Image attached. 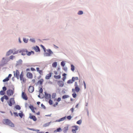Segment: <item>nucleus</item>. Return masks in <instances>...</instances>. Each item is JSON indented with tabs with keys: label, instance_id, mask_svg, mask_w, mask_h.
I'll return each mask as SVG.
<instances>
[{
	"label": "nucleus",
	"instance_id": "31",
	"mask_svg": "<svg viewBox=\"0 0 133 133\" xmlns=\"http://www.w3.org/2000/svg\"><path fill=\"white\" fill-rule=\"evenodd\" d=\"M54 77L56 79H59L61 78V76L60 75L54 76Z\"/></svg>",
	"mask_w": 133,
	"mask_h": 133
},
{
	"label": "nucleus",
	"instance_id": "11",
	"mask_svg": "<svg viewBox=\"0 0 133 133\" xmlns=\"http://www.w3.org/2000/svg\"><path fill=\"white\" fill-rule=\"evenodd\" d=\"M34 90V88L32 86H30L29 87V91L30 93L32 92Z\"/></svg>",
	"mask_w": 133,
	"mask_h": 133
},
{
	"label": "nucleus",
	"instance_id": "51",
	"mask_svg": "<svg viewBox=\"0 0 133 133\" xmlns=\"http://www.w3.org/2000/svg\"><path fill=\"white\" fill-rule=\"evenodd\" d=\"M75 87H78L77 82H75Z\"/></svg>",
	"mask_w": 133,
	"mask_h": 133
},
{
	"label": "nucleus",
	"instance_id": "61",
	"mask_svg": "<svg viewBox=\"0 0 133 133\" xmlns=\"http://www.w3.org/2000/svg\"><path fill=\"white\" fill-rule=\"evenodd\" d=\"M83 83H84V88L85 89H86V84H85V81H83Z\"/></svg>",
	"mask_w": 133,
	"mask_h": 133
},
{
	"label": "nucleus",
	"instance_id": "40",
	"mask_svg": "<svg viewBox=\"0 0 133 133\" xmlns=\"http://www.w3.org/2000/svg\"><path fill=\"white\" fill-rule=\"evenodd\" d=\"M38 72L40 75H43V71L42 70H40Z\"/></svg>",
	"mask_w": 133,
	"mask_h": 133
},
{
	"label": "nucleus",
	"instance_id": "13",
	"mask_svg": "<svg viewBox=\"0 0 133 133\" xmlns=\"http://www.w3.org/2000/svg\"><path fill=\"white\" fill-rule=\"evenodd\" d=\"M45 96L46 99H48L50 98L51 95L50 94L45 93Z\"/></svg>",
	"mask_w": 133,
	"mask_h": 133
},
{
	"label": "nucleus",
	"instance_id": "54",
	"mask_svg": "<svg viewBox=\"0 0 133 133\" xmlns=\"http://www.w3.org/2000/svg\"><path fill=\"white\" fill-rule=\"evenodd\" d=\"M58 103L57 102H56V103H55V104H54L53 106L54 107H55L56 105H58Z\"/></svg>",
	"mask_w": 133,
	"mask_h": 133
},
{
	"label": "nucleus",
	"instance_id": "18",
	"mask_svg": "<svg viewBox=\"0 0 133 133\" xmlns=\"http://www.w3.org/2000/svg\"><path fill=\"white\" fill-rule=\"evenodd\" d=\"M34 49L36 52H37L40 51V49L38 46H36L35 47H34Z\"/></svg>",
	"mask_w": 133,
	"mask_h": 133
},
{
	"label": "nucleus",
	"instance_id": "21",
	"mask_svg": "<svg viewBox=\"0 0 133 133\" xmlns=\"http://www.w3.org/2000/svg\"><path fill=\"white\" fill-rule=\"evenodd\" d=\"M43 81L44 80L43 79H41L38 81L37 83L38 84H39L40 85H42V84Z\"/></svg>",
	"mask_w": 133,
	"mask_h": 133
},
{
	"label": "nucleus",
	"instance_id": "47",
	"mask_svg": "<svg viewBox=\"0 0 133 133\" xmlns=\"http://www.w3.org/2000/svg\"><path fill=\"white\" fill-rule=\"evenodd\" d=\"M29 108L31 110L33 109L34 108V107L31 105H30L29 107Z\"/></svg>",
	"mask_w": 133,
	"mask_h": 133
},
{
	"label": "nucleus",
	"instance_id": "8",
	"mask_svg": "<svg viewBox=\"0 0 133 133\" xmlns=\"http://www.w3.org/2000/svg\"><path fill=\"white\" fill-rule=\"evenodd\" d=\"M22 96L23 98L25 100H28V97L26 94L24 92H22Z\"/></svg>",
	"mask_w": 133,
	"mask_h": 133
},
{
	"label": "nucleus",
	"instance_id": "7",
	"mask_svg": "<svg viewBox=\"0 0 133 133\" xmlns=\"http://www.w3.org/2000/svg\"><path fill=\"white\" fill-rule=\"evenodd\" d=\"M14 93V91L10 89L8 90L7 91V94L8 96L12 95H13Z\"/></svg>",
	"mask_w": 133,
	"mask_h": 133
},
{
	"label": "nucleus",
	"instance_id": "53",
	"mask_svg": "<svg viewBox=\"0 0 133 133\" xmlns=\"http://www.w3.org/2000/svg\"><path fill=\"white\" fill-rule=\"evenodd\" d=\"M30 40L32 42H35V40L34 39H30Z\"/></svg>",
	"mask_w": 133,
	"mask_h": 133
},
{
	"label": "nucleus",
	"instance_id": "14",
	"mask_svg": "<svg viewBox=\"0 0 133 133\" xmlns=\"http://www.w3.org/2000/svg\"><path fill=\"white\" fill-rule=\"evenodd\" d=\"M58 84L59 87H62L64 85V83L62 81H60L58 82Z\"/></svg>",
	"mask_w": 133,
	"mask_h": 133
},
{
	"label": "nucleus",
	"instance_id": "46",
	"mask_svg": "<svg viewBox=\"0 0 133 133\" xmlns=\"http://www.w3.org/2000/svg\"><path fill=\"white\" fill-rule=\"evenodd\" d=\"M72 96L73 97L75 98L76 97L77 95L75 93H74L72 94Z\"/></svg>",
	"mask_w": 133,
	"mask_h": 133
},
{
	"label": "nucleus",
	"instance_id": "16",
	"mask_svg": "<svg viewBox=\"0 0 133 133\" xmlns=\"http://www.w3.org/2000/svg\"><path fill=\"white\" fill-rule=\"evenodd\" d=\"M30 118L31 119H32L34 121H36L37 120L36 117L34 115L30 116Z\"/></svg>",
	"mask_w": 133,
	"mask_h": 133
},
{
	"label": "nucleus",
	"instance_id": "44",
	"mask_svg": "<svg viewBox=\"0 0 133 133\" xmlns=\"http://www.w3.org/2000/svg\"><path fill=\"white\" fill-rule=\"evenodd\" d=\"M81 122H82L81 120H80L78 121L77 122V124H81Z\"/></svg>",
	"mask_w": 133,
	"mask_h": 133
},
{
	"label": "nucleus",
	"instance_id": "63",
	"mask_svg": "<svg viewBox=\"0 0 133 133\" xmlns=\"http://www.w3.org/2000/svg\"><path fill=\"white\" fill-rule=\"evenodd\" d=\"M12 76V75L11 74H9V76H8V78H10V77H11Z\"/></svg>",
	"mask_w": 133,
	"mask_h": 133
},
{
	"label": "nucleus",
	"instance_id": "17",
	"mask_svg": "<svg viewBox=\"0 0 133 133\" xmlns=\"http://www.w3.org/2000/svg\"><path fill=\"white\" fill-rule=\"evenodd\" d=\"M68 130V127L66 126L63 129V131L64 133H65Z\"/></svg>",
	"mask_w": 133,
	"mask_h": 133
},
{
	"label": "nucleus",
	"instance_id": "22",
	"mask_svg": "<svg viewBox=\"0 0 133 133\" xmlns=\"http://www.w3.org/2000/svg\"><path fill=\"white\" fill-rule=\"evenodd\" d=\"M6 60V59L4 58H3L2 59V62L4 63H7V62L8 61H9V59H7L6 60V62H5V60Z\"/></svg>",
	"mask_w": 133,
	"mask_h": 133
},
{
	"label": "nucleus",
	"instance_id": "27",
	"mask_svg": "<svg viewBox=\"0 0 133 133\" xmlns=\"http://www.w3.org/2000/svg\"><path fill=\"white\" fill-rule=\"evenodd\" d=\"M69 97V96L68 95H64L62 97V98L65 99Z\"/></svg>",
	"mask_w": 133,
	"mask_h": 133
},
{
	"label": "nucleus",
	"instance_id": "41",
	"mask_svg": "<svg viewBox=\"0 0 133 133\" xmlns=\"http://www.w3.org/2000/svg\"><path fill=\"white\" fill-rule=\"evenodd\" d=\"M15 57V56L13 55H11L9 57V58L10 59H13Z\"/></svg>",
	"mask_w": 133,
	"mask_h": 133
},
{
	"label": "nucleus",
	"instance_id": "56",
	"mask_svg": "<svg viewBox=\"0 0 133 133\" xmlns=\"http://www.w3.org/2000/svg\"><path fill=\"white\" fill-rule=\"evenodd\" d=\"M63 69L64 70V71H66V70H67V68H66V67H64V68H63Z\"/></svg>",
	"mask_w": 133,
	"mask_h": 133
},
{
	"label": "nucleus",
	"instance_id": "12",
	"mask_svg": "<svg viewBox=\"0 0 133 133\" xmlns=\"http://www.w3.org/2000/svg\"><path fill=\"white\" fill-rule=\"evenodd\" d=\"M52 74L50 72L48 74L45 76V78L46 79H49L51 77Z\"/></svg>",
	"mask_w": 133,
	"mask_h": 133
},
{
	"label": "nucleus",
	"instance_id": "24",
	"mask_svg": "<svg viewBox=\"0 0 133 133\" xmlns=\"http://www.w3.org/2000/svg\"><path fill=\"white\" fill-rule=\"evenodd\" d=\"M52 65L53 67L54 68L56 67L57 66V63L56 62L53 63H52Z\"/></svg>",
	"mask_w": 133,
	"mask_h": 133
},
{
	"label": "nucleus",
	"instance_id": "37",
	"mask_svg": "<svg viewBox=\"0 0 133 133\" xmlns=\"http://www.w3.org/2000/svg\"><path fill=\"white\" fill-rule=\"evenodd\" d=\"M28 39H27L25 38H23V41L25 43H27L28 42Z\"/></svg>",
	"mask_w": 133,
	"mask_h": 133
},
{
	"label": "nucleus",
	"instance_id": "20",
	"mask_svg": "<svg viewBox=\"0 0 133 133\" xmlns=\"http://www.w3.org/2000/svg\"><path fill=\"white\" fill-rule=\"evenodd\" d=\"M66 118V117H62L61 118L59 119L58 120H56V121L59 122H60L61 121H64V120H65V119Z\"/></svg>",
	"mask_w": 133,
	"mask_h": 133
},
{
	"label": "nucleus",
	"instance_id": "45",
	"mask_svg": "<svg viewBox=\"0 0 133 133\" xmlns=\"http://www.w3.org/2000/svg\"><path fill=\"white\" fill-rule=\"evenodd\" d=\"M43 90L42 88H40L39 90V92L40 93H42L43 92Z\"/></svg>",
	"mask_w": 133,
	"mask_h": 133
},
{
	"label": "nucleus",
	"instance_id": "25",
	"mask_svg": "<svg viewBox=\"0 0 133 133\" xmlns=\"http://www.w3.org/2000/svg\"><path fill=\"white\" fill-rule=\"evenodd\" d=\"M72 80L73 82L75 81V80H78V78L77 77H73L72 78Z\"/></svg>",
	"mask_w": 133,
	"mask_h": 133
},
{
	"label": "nucleus",
	"instance_id": "1",
	"mask_svg": "<svg viewBox=\"0 0 133 133\" xmlns=\"http://www.w3.org/2000/svg\"><path fill=\"white\" fill-rule=\"evenodd\" d=\"M3 122L4 124L8 125L11 127H14L15 126L14 124L11 121L8 119H4Z\"/></svg>",
	"mask_w": 133,
	"mask_h": 133
},
{
	"label": "nucleus",
	"instance_id": "35",
	"mask_svg": "<svg viewBox=\"0 0 133 133\" xmlns=\"http://www.w3.org/2000/svg\"><path fill=\"white\" fill-rule=\"evenodd\" d=\"M65 64L64 63V62L63 61H62L61 63V65L63 67L65 65Z\"/></svg>",
	"mask_w": 133,
	"mask_h": 133
},
{
	"label": "nucleus",
	"instance_id": "26",
	"mask_svg": "<svg viewBox=\"0 0 133 133\" xmlns=\"http://www.w3.org/2000/svg\"><path fill=\"white\" fill-rule=\"evenodd\" d=\"M73 82L72 79H70L68 80L67 82V83L68 84H71L73 83Z\"/></svg>",
	"mask_w": 133,
	"mask_h": 133
},
{
	"label": "nucleus",
	"instance_id": "3",
	"mask_svg": "<svg viewBox=\"0 0 133 133\" xmlns=\"http://www.w3.org/2000/svg\"><path fill=\"white\" fill-rule=\"evenodd\" d=\"M14 73L15 77H16L18 79H19V77L20 76V74L19 71L17 70L16 71H14Z\"/></svg>",
	"mask_w": 133,
	"mask_h": 133
},
{
	"label": "nucleus",
	"instance_id": "58",
	"mask_svg": "<svg viewBox=\"0 0 133 133\" xmlns=\"http://www.w3.org/2000/svg\"><path fill=\"white\" fill-rule=\"evenodd\" d=\"M18 50L16 51H15V52H14L13 53V54H17L18 53Z\"/></svg>",
	"mask_w": 133,
	"mask_h": 133
},
{
	"label": "nucleus",
	"instance_id": "19",
	"mask_svg": "<svg viewBox=\"0 0 133 133\" xmlns=\"http://www.w3.org/2000/svg\"><path fill=\"white\" fill-rule=\"evenodd\" d=\"M28 51L26 49H23L22 50H20L19 51V52L20 53H26H26Z\"/></svg>",
	"mask_w": 133,
	"mask_h": 133
},
{
	"label": "nucleus",
	"instance_id": "10",
	"mask_svg": "<svg viewBox=\"0 0 133 133\" xmlns=\"http://www.w3.org/2000/svg\"><path fill=\"white\" fill-rule=\"evenodd\" d=\"M80 90L79 88L78 87H75V89H72V92H74L75 91L77 92H79Z\"/></svg>",
	"mask_w": 133,
	"mask_h": 133
},
{
	"label": "nucleus",
	"instance_id": "38",
	"mask_svg": "<svg viewBox=\"0 0 133 133\" xmlns=\"http://www.w3.org/2000/svg\"><path fill=\"white\" fill-rule=\"evenodd\" d=\"M41 47L43 48V49L44 51L45 52L46 51V49L45 48L44 46H43V45H41Z\"/></svg>",
	"mask_w": 133,
	"mask_h": 133
},
{
	"label": "nucleus",
	"instance_id": "32",
	"mask_svg": "<svg viewBox=\"0 0 133 133\" xmlns=\"http://www.w3.org/2000/svg\"><path fill=\"white\" fill-rule=\"evenodd\" d=\"M15 108L19 110L21 109V107L19 105H17L15 106Z\"/></svg>",
	"mask_w": 133,
	"mask_h": 133
},
{
	"label": "nucleus",
	"instance_id": "23",
	"mask_svg": "<svg viewBox=\"0 0 133 133\" xmlns=\"http://www.w3.org/2000/svg\"><path fill=\"white\" fill-rule=\"evenodd\" d=\"M32 53L33 54L34 53V52L32 51H31L30 52H28V51L26 53V54L28 56H30L31 55Z\"/></svg>",
	"mask_w": 133,
	"mask_h": 133
},
{
	"label": "nucleus",
	"instance_id": "52",
	"mask_svg": "<svg viewBox=\"0 0 133 133\" xmlns=\"http://www.w3.org/2000/svg\"><path fill=\"white\" fill-rule=\"evenodd\" d=\"M36 109V108H34L33 109H32V110H32V111L33 112V113H35V110H34L35 109Z\"/></svg>",
	"mask_w": 133,
	"mask_h": 133
},
{
	"label": "nucleus",
	"instance_id": "6",
	"mask_svg": "<svg viewBox=\"0 0 133 133\" xmlns=\"http://www.w3.org/2000/svg\"><path fill=\"white\" fill-rule=\"evenodd\" d=\"M72 131L73 133H76V131L77 130L78 128V127L77 126H73L72 127Z\"/></svg>",
	"mask_w": 133,
	"mask_h": 133
},
{
	"label": "nucleus",
	"instance_id": "62",
	"mask_svg": "<svg viewBox=\"0 0 133 133\" xmlns=\"http://www.w3.org/2000/svg\"><path fill=\"white\" fill-rule=\"evenodd\" d=\"M66 76H64L63 77V80L64 81L65 80V79H66Z\"/></svg>",
	"mask_w": 133,
	"mask_h": 133
},
{
	"label": "nucleus",
	"instance_id": "59",
	"mask_svg": "<svg viewBox=\"0 0 133 133\" xmlns=\"http://www.w3.org/2000/svg\"><path fill=\"white\" fill-rule=\"evenodd\" d=\"M4 97H2L1 98V100L2 102H3L4 101Z\"/></svg>",
	"mask_w": 133,
	"mask_h": 133
},
{
	"label": "nucleus",
	"instance_id": "50",
	"mask_svg": "<svg viewBox=\"0 0 133 133\" xmlns=\"http://www.w3.org/2000/svg\"><path fill=\"white\" fill-rule=\"evenodd\" d=\"M14 114L16 116H18V113L16 112H14Z\"/></svg>",
	"mask_w": 133,
	"mask_h": 133
},
{
	"label": "nucleus",
	"instance_id": "29",
	"mask_svg": "<svg viewBox=\"0 0 133 133\" xmlns=\"http://www.w3.org/2000/svg\"><path fill=\"white\" fill-rule=\"evenodd\" d=\"M9 80V79L8 77H6L3 80V82H5L8 81Z\"/></svg>",
	"mask_w": 133,
	"mask_h": 133
},
{
	"label": "nucleus",
	"instance_id": "57",
	"mask_svg": "<svg viewBox=\"0 0 133 133\" xmlns=\"http://www.w3.org/2000/svg\"><path fill=\"white\" fill-rule=\"evenodd\" d=\"M61 98L60 97H59L57 99V101L58 102H59L60 101H61Z\"/></svg>",
	"mask_w": 133,
	"mask_h": 133
},
{
	"label": "nucleus",
	"instance_id": "60",
	"mask_svg": "<svg viewBox=\"0 0 133 133\" xmlns=\"http://www.w3.org/2000/svg\"><path fill=\"white\" fill-rule=\"evenodd\" d=\"M41 106L43 108H44V109H45V106L44 105H43V104H41Z\"/></svg>",
	"mask_w": 133,
	"mask_h": 133
},
{
	"label": "nucleus",
	"instance_id": "42",
	"mask_svg": "<svg viewBox=\"0 0 133 133\" xmlns=\"http://www.w3.org/2000/svg\"><path fill=\"white\" fill-rule=\"evenodd\" d=\"M3 97H4V99H5L6 100L8 99V97L6 95H4V96H3Z\"/></svg>",
	"mask_w": 133,
	"mask_h": 133
},
{
	"label": "nucleus",
	"instance_id": "15",
	"mask_svg": "<svg viewBox=\"0 0 133 133\" xmlns=\"http://www.w3.org/2000/svg\"><path fill=\"white\" fill-rule=\"evenodd\" d=\"M13 52V51L12 50H10L6 53V55L9 56Z\"/></svg>",
	"mask_w": 133,
	"mask_h": 133
},
{
	"label": "nucleus",
	"instance_id": "28",
	"mask_svg": "<svg viewBox=\"0 0 133 133\" xmlns=\"http://www.w3.org/2000/svg\"><path fill=\"white\" fill-rule=\"evenodd\" d=\"M18 115L21 118H22L23 116V114L22 112L21 113H19Z\"/></svg>",
	"mask_w": 133,
	"mask_h": 133
},
{
	"label": "nucleus",
	"instance_id": "33",
	"mask_svg": "<svg viewBox=\"0 0 133 133\" xmlns=\"http://www.w3.org/2000/svg\"><path fill=\"white\" fill-rule=\"evenodd\" d=\"M5 94V92L4 91H3V90L1 91H0V94L1 95H4Z\"/></svg>",
	"mask_w": 133,
	"mask_h": 133
},
{
	"label": "nucleus",
	"instance_id": "30",
	"mask_svg": "<svg viewBox=\"0 0 133 133\" xmlns=\"http://www.w3.org/2000/svg\"><path fill=\"white\" fill-rule=\"evenodd\" d=\"M71 70L73 71H74L75 69L74 66L72 64H71Z\"/></svg>",
	"mask_w": 133,
	"mask_h": 133
},
{
	"label": "nucleus",
	"instance_id": "43",
	"mask_svg": "<svg viewBox=\"0 0 133 133\" xmlns=\"http://www.w3.org/2000/svg\"><path fill=\"white\" fill-rule=\"evenodd\" d=\"M78 14L79 15H82L83 14V12L82 11H79L78 12Z\"/></svg>",
	"mask_w": 133,
	"mask_h": 133
},
{
	"label": "nucleus",
	"instance_id": "34",
	"mask_svg": "<svg viewBox=\"0 0 133 133\" xmlns=\"http://www.w3.org/2000/svg\"><path fill=\"white\" fill-rule=\"evenodd\" d=\"M62 130L61 128H57L55 131H56V132H60Z\"/></svg>",
	"mask_w": 133,
	"mask_h": 133
},
{
	"label": "nucleus",
	"instance_id": "2",
	"mask_svg": "<svg viewBox=\"0 0 133 133\" xmlns=\"http://www.w3.org/2000/svg\"><path fill=\"white\" fill-rule=\"evenodd\" d=\"M19 79L21 81L22 83H25L26 82V78L24 77V75L23 72H21L20 74V76H19Z\"/></svg>",
	"mask_w": 133,
	"mask_h": 133
},
{
	"label": "nucleus",
	"instance_id": "48",
	"mask_svg": "<svg viewBox=\"0 0 133 133\" xmlns=\"http://www.w3.org/2000/svg\"><path fill=\"white\" fill-rule=\"evenodd\" d=\"M66 118L67 119L69 120H70L71 119V116H67Z\"/></svg>",
	"mask_w": 133,
	"mask_h": 133
},
{
	"label": "nucleus",
	"instance_id": "4",
	"mask_svg": "<svg viewBox=\"0 0 133 133\" xmlns=\"http://www.w3.org/2000/svg\"><path fill=\"white\" fill-rule=\"evenodd\" d=\"M47 52H45L44 55L46 56H51L53 53L50 49H48L47 50Z\"/></svg>",
	"mask_w": 133,
	"mask_h": 133
},
{
	"label": "nucleus",
	"instance_id": "49",
	"mask_svg": "<svg viewBox=\"0 0 133 133\" xmlns=\"http://www.w3.org/2000/svg\"><path fill=\"white\" fill-rule=\"evenodd\" d=\"M2 89L3 90V91H5L6 90V87H3L2 88Z\"/></svg>",
	"mask_w": 133,
	"mask_h": 133
},
{
	"label": "nucleus",
	"instance_id": "55",
	"mask_svg": "<svg viewBox=\"0 0 133 133\" xmlns=\"http://www.w3.org/2000/svg\"><path fill=\"white\" fill-rule=\"evenodd\" d=\"M31 70L32 71H36L35 69L34 68H31Z\"/></svg>",
	"mask_w": 133,
	"mask_h": 133
},
{
	"label": "nucleus",
	"instance_id": "64",
	"mask_svg": "<svg viewBox=\"0 0 133 133\" xmlns=\"http://www.w3.org/2000/svg\"><path fill=\"white\" fill-rule=\"evenodd\" d=\"M74 109L73 108H72L70 109V110L72 113L74 111Z\"/></svg>",
	"mask_w": 133,
	"mask_h": 133
},
{
	"label": "nucleus",
	"instance_id": "39",
	"mask_svg": "<svg viewBox=\"0 0 133 133\" xmlns=\"http://www.w3.org/2000/svg\"><path fill=\"white\" fill-rule=\"evenodd\" d=\"M49 103L50 105H52V104L53 102L52 101L51 99H50L49 101Z\"/></svg>",
	"mask_w": 133,
	"mask_h": 133
},
{
	"label": "nucleus",
	"instance_id": "9",
	"mask_svg": "<svg viewBox=\"0 0 133 133\" xmlns=\"http://www.w3.org/2000/svg\"><path fill=\"white\" fill-rule=\"evenodd\" d=\"M26 76L29 78L32 79L33 78V75L30 72H28L27 73Z\"/></svg>",
	"mask_w": 133,
	"mask_h": 133
},
{
	"label": "nucleus",
	"instance_id": "5",
	"mask_svg": "<svg viewBox=\"0 0 133 133\" xmlns=\"http://www.w3.org/2000/svg\"><path fill=\"white\" fill-rule=\"evenodd\" d=\"M8 104L10 106H11L13 104H14L15 102L14 98H11L10 99L9 102H8Z\"/></svg>",
	"mask_w": 133,
	"mask_h": 133
},
{
	"label": "nucleus",
	"instance_id": "36",
	"mask_svg": "<svg viewBox=\"0 0 133 133\" xmlns=\"http://www.w3.org/2000/svg\"><path fill=\"white\" fill-rule=\"evenodd\" d=\"M56 96V94L55 93H53L52 95V97L53 98H55Z\"/></svg>",
	"mask_w": 133,
	"mask_h": 133
}]
</instances>
